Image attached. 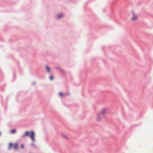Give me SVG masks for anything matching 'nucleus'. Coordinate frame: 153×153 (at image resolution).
Masks as SVG:
<instances>
[{
  "mask_svg": "<svg viewBox=\"0 0 153 153\" xmlns=\"http://www.w3.org/2000/svg\"><path fill=\"white\" fill-rule=\"evenodd\" d=\"M1 132H0V135H1Z\"/></svg>",
  "mask_w": 153,
  "mask_h": 153,
  "instance_id": "20",
  "label": "nucleus"
},
{
  "mask_svg": "<svg viewBox=\"0 0 153 153\" xmlns=\"http://www.w3.org/2000/svg\"><path fill=\"white\" fill-rule=\"evenodd\" d=\"M104 47H103L102 48V49H104Z\"/></svg>",
  "mask_w": 153,
  "mask_h": 153,
  "instance_id": "19",
  "label": "nucleus"
},
{
  "mask_svg": "<svg viewBox=\"0 0 153 153\" xmlns=\"http://www.w3.org/2000/svg\"><path fill=\"white\" fill-rule=\"evenodd\" d=\"M34 142H33L31 144V145L32 146H33L34 147L36 148V146L34 143H33Z\"/></svg>",
  "mask_w": 153,
  "mask_h": 153,
  "instance_id": "11",
  "label": "nucleus"
},
{
  "mask_svg": "<svg viewBox=\"0 0 153 153\" xmlns=\"http://www.w3.org/2000/svg\"><path fill=\"white\" fill-rule=\"evenodd\" d=\"M29 153H31L30 152Z\"/></svg>",
  "mask_w": 153,
  "mask_h": 153,
  "instance_id": "21",
  "label": "nucleus"
},
{
  "mask_svg": "<svg viewBox=\"0 0 153 153\" xmlns=\"http://www.w3.org/2000/svg\"><path fill=\"white\" fill-rule=\"evenodd\" d=\"M13 144L12 143H10L9 146L8 148V150H10L11 149V148L12 147H13Z\"/></svg>",
  "mask_w": 153,
  "mask_h": 153,
  "instance_id": "6",
  "label": "nucleus"
},
{
  "mask_svg": "<svg viewBox=\"0 0 153 153\" xmlns=\"http://www.w3.org/2000/svg\"><path fill=\"white\" fill-rule=\"evenodd\" d=\"M89 2V1L87 2V3H86L85 4V6H86V5L88 4V3Z\"/></svg>",
  "mask_w": 153,
  "mask_h": 153,
  "instance_id": "16",
  "label": "nucleus"
},
{
  "mask_svg": "<svg viewBox=\"0 0 153 153\" xmlns=\"http://www.w3.org/2000/svg\"><path fill=\"white\" fill-rule=\"evenodd\" d=\"M106 110L104 109H102L101 112L98 113L97 115V120L98 121H100L102 117L104 116V115L106 113Z\"/></svg>",
  "mask_w": 153,
  "mask_h": 153,
  "instance_id": "2",
  "label": "nucleus"
},
{
  "mask_svg": "<svg viewBox=\"0 0 153 153\" xmlns=\"http://www.w3.org/2000/svg\"><path fill=\"white\" fill-rule=\"evenodd\" d=\"M18 145L17 143H15L13 144V147L15 149L17 150L18 149Z\"/></svg>",
  "mask_w": 153,
  "mask_h": 153,
  "instance_id": "8",
  "label": "nucleus"
},
{
  "mask_svg": "<svg viewBox=\"0 0 153 153\" xmlns=\"http://www.w3.org/2000/svg\"><path fill=\"white\" fill-rule=\"evenodd\" d=\"M64 94L62 92H60L59 93V95L61 97L62 96L64 95Z\"/></svg>",
  "mask_w": 153,
  "mask_h": 153,
  "instance_id": "12",
  "label": "nucleus"
},
{
  "mask_svg": "<svg viewBox=\"0 0 153 153\" xmlns=\"http://www.w3.org/2000/svg\"><path fill=\"white\" fill-rule=\"evenodd\" d=\"M15 73H14V76H15Z\"/></svg>",
  "mask_w": 153,
  "mask_h": 153,
  "instance_id": "18",
  "label": "nucleus"
},
{
  "mask_svg": "<svg viewBox=\"0 0 153 153\" xmlns=\"http://www.w3.org/2000/svg\"><path fill=\"white\" fill-rule=\"evenodd\" d=\"M45 68L47 72L50 73V68L47 65L45 66Z\"/></svg>",
  "mask_w": 153,
  "mask_h": 153,
  "instance_id": "5",
  "label": "nucleus"
},
{
  "mask_svg": "<svg viewBox=\"0 0 153 153\" xmlns=\"http://www.w3.org/2000/svg\"><path fill=\"white\" fill-rule=\"evenodd\" d=\"M103 11L104 12L105 11V9H104V10H103Z\"/></svg>",
  "mask_w": 153,
  "mask_h": 153,
  "instance_id": "17",
  "label": "nucleus"
},
{
  "mask_svg": "<svg viewBox=\"0 0 153 153\" xmlns=\"http://www.w3.org/2000/svg\"><path fill=\"white\" fill-rule=\"evenodd\" d=\"M62 136L63 137L65 138L66 139H68V137H66V136L65 135L63 134H62Z\"/></svg>",
  "mask_w": 153,
  "mask_h": 153,
  "instance_id": "14",
  "label": "nucleus"
},
{
  "mask_svg": "<svg viewBox=\"0 0 153 153\" xmlns=\"http://www.w3.org/2000/svg\"><path fill=\"white\" fill-rule=\"evenodd\" d=\"M54 77L53 76L51 75L49 77V79L50 80H53V79Z\"/></svg>",
  "mask_w": 153,
  "mask_h": 153,
  "instance_id": "10",
  "label": "nucleus"
},
{
  "mask_svg": "<svg viewBox=\"0 0 153 153\" xmlns=\"http://www.w3.org/2000/svg\"><path fill=\"white\" fill-rule=\"evenodd\" d=\"M21 149H23L24 148V145L23 144H22L21 145Z\"/></svg>",
  "mask_w": 153,
  "mask_h": 153,
  "instance_id": "13",
  "label": "nucleus"
},
{
  "mask_svg": "<svg viewBox=\"0 0 153 153\" xmlns=\"http://www.w3.org/2000/svg\"><path fill=\"white\" fill-rule=\"evenodd\" d=\"M16 131V130L15 129H13L11 130L10 131V132L12 134H15Z\"/></svg>",
  "mask_w": 153,
  "mask_h": 153,
  "instance_id": "7",
  "label": "nucleus"
},
{
  "mask_svg": "<svg viewBox=\"0 0 153 153\" xmlns=\"http://www.w3.org/2000/svg\"><path fill=\"white\" fill-rule=\"evenodd\" d=\"M56 68L57 69H58V70H60L62 72H63V70L60 67H56Z\"/></svg>",
  "mask_w": 153,
  "mask_h": 153,
  "instance_id": "9",
  "label": "nucleus"
},
{
  "mask_svg": "<svg viewBox=\"0 0 153 153\" xmlns=\"http://www.w3.org/2000/svg\"><path fill=\"white\" fill-rule=\"evenodd\" d=\"M32 84L33 85H35L36 84V82H33Z\"/></svg>",
  "mask_w": 153,
  "mask_h": 153,
  "instance_id": "15",
  "label": "nucleus"
},
{
  "mask_svg": "<svg viewBox=\"0 0 153 153\" xmlns=\"http://www.w3.org/2000/svg\"><path fill=\"white\" fill-rule=\"evenodd\" d=\"M35 134L34 131H26L25 133L22 135L21 137L22 138H23L26 136H29L32 140L33 142L35 141Z\"/></svg>",
  "mask_w": 153,
  "mask_h": 153,
  "instance_id": "1",
  "label": "nucleus"
},
{
  "mask_svg": "<svg viewBox=\"0 0 153 153\" xmlns=\"http://www.w3.org/2000/svg\"><path fill=\"white\" fill-rule=\"evenodd\" d=\"M132 14L133 16V17L131 18L132 20H134L136 19H137V17L135 16V14L133 11L132 12Z\"/></svg>",
  "mask_w": 153,
  "mask_h": 153,
  "instance_id": "3",
  "label": "nucleus"
},
{
  "mask_svg": "<svg viewBox=\"0 0 153 153\" xmlns=\"http://www.w3.org/2000/svg\"><path fill=\"white\" fill-rule=\"evenodd\" d=\"M63 16V14L62 13H61L57 15L56 16V18L57 19H60L62 18Z\"/></svg>",
  "mask_w": 153,
  "mask_h": 153,
  "instance_id": "4",
  "label": "nucleus"
}]
</instances>
